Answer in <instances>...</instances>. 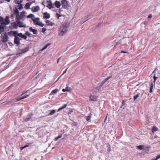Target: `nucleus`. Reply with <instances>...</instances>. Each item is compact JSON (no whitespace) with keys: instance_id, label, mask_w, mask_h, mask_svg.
Returning <instances> with one entry per match:
<instances>
[{"instance_id":"15","label":"nucleus","mask_w":160,"mask_h":160,"mask_svg":"<svg viewBox=\"0 0 160 160\" xmlns=\"http://www.w3.org/2000/svg\"><path fill=\"white\" fill-rule=\"evenodd\" d=\"M54 3L56 7L57 8H60L61 5V4L60 2L59 1H56Z\"/></svg>"},{"instance_id":"41","label":"nucleus","mask_w":160,"mask_h":160,"mask_svg":"<svg viewBox=\"0 0 160 160\" xmlns=\"http://www.w3.org/2000/svg\"><path fill=\"white\" fill-rule=\"evenodd\" d=\"M105 82L104 80L102 81V82H101V85L99 86V87H101Z\"/></svg>"},{"instance_id":"62","label":"nucleus","mask_w":160,"mask_h":160,"mask_svg":"<svg viewBox=\"0 0 160 160\" xmlns=\"http://www.w3.org/2000/svg\"><path fill=\"white\" fill-rule=\"evenodd\" d=\"M23 149H24V147H21L20 148V150H22Z\"/></svg>"},{"instance_id":"48","label":"nucleus","mask_w":160,"mask_h":160,"mask_svg":"<svg viewBox=\"0 0 160 160\" xmlns=\"http://www.w3.org/2000/svg\"><path fill=\"white\" fill-rule=\"evenodd\" d=\"M23 8V7H22V4H20V6H19V9L20 10H21V9H22V8Z\"/></svg>"},{"instance_id":"36","label":"nucleus","mask_w":160,"mask_h":160,"mask_svg":"<svg viewBox=\"0 0 160 160\" xmlns=\"http://www.w3.org/2000/svg\"><path fill=\"white\" fill-rule=\"evenodd\" d=\"M13 32V35L15 36V37H17V36H18V32L17 31H12Z\"/></svg>"},{"instance_id":"1","label":"nucleus","mask_w":160,"mask_h":160,"mask_svg":"<svg viewBox=\"0 0 160 160\" xmlns=\"http://www.w3.org/2000/svg\"><path fill=\"white\" fill-rule=\"evenodd\" d=\"M69 26L68 23H64L61 26L58 30V34L60 36H62L68 31V29Z\"/></svg>"},{"instance_id":"58","label":"nucleus","mask_w":160,"mask_h":160,"mask_svg":"<svg viewBox=\"0 0 160 160\" xmlns=\"http://www.w3.org/2000/svg\"><path fill=\"white\" fill-rule=\"evenodd\" d=\"M29 146L28 145H26L23 147L24 148H25L28 147Z\"/></svg>"},{"instance_id":"45","label":"nucleus","mask_w":160,"mask_h":160,"mask_svg":"<svg viewBox=\"0 0 160 160\" xmlns=\"http://www.w3.org/2000/svg\"><path fill=\"white\" fill-rule=\"evenodd\" d=\"M21 38H24L25 39H26L27 38V37L25 35H24L23 34L22 35Z\"/></svg>"},{"instance_id":"52","label":"nucleus","mask_w":160,"mask_h":160,"mask_svg":"<svg viewBox=\"0 0 160 160\" xmlns=\"http://www.w3.org/2000/svg\"><path fill=\"white\" fill-rule=\"evenodd\" d=\"M46 30H47L45 28H43L42 29V32H44L45 31H46Z\"/></svg>"},{"instance_id":"2","label":"nucleus","mask_w":160,"mask_h":160,"mask_svg":"<svg viewBox=\"0 0 160 160\" xmlns=\"http://www.w3.org/2000/svg\"><path fill=\"white\" fill-rule=\"evenodd\" d=\"M27 51H20L19 52H18L16 54V56L14 58V59L12 60L8 64L5 68L4 70H5L8 68L10 66H11L13 62V60L16 58H17L19 56L22 54L23 53H24Z\"/></svg>"},{"instance_id":"43","label":"nucleus","mask_w":160,"mask_h":160,"mask_svg":"<svg viewBox=\"0 0 160 160\" xmlns=\"http://www.w3.org/2000/svg\"><path fill=\"white\" fill-rule=\"evenodd\" d=\"M153 87L152 86H150L149 92L150 93L152 92V89Z\"/></svg>"},{"instance_id":"9","label":"nucleus","mask_w":160,"mask_h":160,"mask_svg":"<svg viewBox=\"0 0 160 160\" xmlns=\"http://www.w3.org/2000/svg\"><path fill=\"white\" fill-rule=\"evenodd\" d=\"M9 17L8 16H6L4 20V25H7L10 22V20L9 19Z\"/></svg>"},{"instance_id":"33","label":"nucleus","mask_w":160,"mask_h":160,"mask_svg":"<svg viewBox=\"0 0 160 160\" xmlns=\"http://www.w3.org/2000/svg\"><path fill=\"white\" fill-rule=\"evenodd\" d=\"M65 89L66 91L70 92L71 90V88L70 87L67 86L65 88Z\"/></svg>"},{"instance_id":"13","label":"nucleus","mask_w":160,"mask_h":160,"mask_svg":"<svg viewBox=\"0 0 160 160\" xmlns=\"http://www.w3.org/2000/svg\"><path fill=\"white\" fill-rule=\"evenodd\" d=\"M43 18L46 19H48L50 18V14L47 12H44L43 13Z\"/></svg>"},{"instance_id":"29","label":"nucleus","mask_w":160,"mask_h":160,"mask_svg":"<svg viewBox=\"0 0 160 160\" xmlns=\"http://www.w3.org/2000/svg\"><path fill=\"white\" fill-rule=\"evenodd\" d=\"M13 13H15L16 16L18 14L19 11L17 8H16L14 10V12Z\"/></svg>"},{"instance_id":"30","label":"nucleus","mask_w":160,"mask_h":160,"mask_svg":"<svg viewBox=\"0 0 160 160\" xmlns=\"http://www.w3.org/2000/svg\"><path fill=\"white\" fill-rule=\"evenodd\" d=\"M157 130V128L155 127L154 126L153 127V128H152V132L153 133L154 132H156Z\"/></svg>"},{"instance_id":"17","label":"nucleus","mask_w":160,"mask_h":160,"mask_svg":"<svg viewBox=\"0 0 160 160\" xmlns=\"http://www.w3.org/2000/svg\"><path fill=\"white\" fill-rule=\"evenodd\" d=\"M26 13L25 11H23L21 13V14L20 15L22 18V20H24V18L25 17V14Z\"/></svg>"},{"instance_id":"8","label":"nucleus","mask_w":160,"mask_h":160,"mask_svg":"<svg viewBox=\"0 0 160 160\" xmlns=\"http://www.w3.org/2000/svg\"><path fill=\"white\" fill-rule=\"evenodd\" d=\"M144 91H142L140 93L139 92L136 95H134L133 96L134 100H135L139 96L140 94L141 95V97H142L143 95V94L144 93Z\"/></svg>"},{"instance_id":"42","label":"nucleus","mask_w":160,"mask_h":160,"mask_svg":"<svg viewBox=\"0 0 160 160\" xmlns=\"http://www.w3.org/2000/svg\"><path fill=\"white\" fill-rule=\"evenodd\" d=\"M154 78V84H155V82L156 80V79L158 78L157 77H156L155 75V74L153 76Z\"/></svg>"},{"instance_id":"64","label":"nucleus","mask_w":160,"mask_h":160,"mask_svg":"<svg viewBox=\"0 0 160 160\" xmlns=\"http://www.w3.org/2000/svg\"><path fill=\"white\" fill-rule=\"evenodd\" d=\"M62 91L63 92H65L66 91V90L65 89H62Z\"/></svg>"},{"instance_id":"27","label":"nucleus","mask_w":160,"mask_h":160,"mask_svg":"<svg viewBox=\"0 0 160 160\" xmlns=\"http://www.w3.org/2000/svg\"><path fill=\"white\" fill-rule=\"evenodd\" d=\"M47 2L48 3V5L49 7H48V8L49 9H51L52 8V3L51 1H47Z\"/></svg>"},{"instance_id":"55","label":"nucleus","mask_w":160,"mask_h":160,"mask_svg":"<svg viewBox=\"0 0 160 160\" xmlns=\"http://www.w3.org/2000/svg\"><path fill=\"white\" fill-rule=\"evenodd\" d=\"M38 53V52H34V53H33V55L34 56H36L37 55Z\"/></svg>"},{"instance_id":"6","label":"nucleus","mask_w":160,"mask_h":160,"mask_svg":"<svg viewBox=\"0 0 160 160\" xmlns=\"http://www.w3.org/2000/svg\"><path fill=\"white\" fill-rule=\"evenodd\" d=\"M18 24V26L20 28H26V25L24 23L20 21H17L16 22Z\"/></svg>"},{"instance_id":"54","label":"nucleus","mask_w":160,"mask_h":160,"mask_svg":"<svg viewBox=\"0 0 160 160\" xmlns=\"http://www.w3.org/2000/svg\"><path fill=\"white\" fill-rule=\"evenodd\" d=\"M120 52L121 53H128V52L126 51H121V52Z\"/></svg>"},{"instance_id":"16","label":"nucleus","mask_w":160,"mask_h":160,"mask_svg":"<svg viewBox=\"0 0 160 160\" xmlns=\"http://www.w3.org/2000/svg\"><path fill=\"white\" fill-rule=\"evenodd\" d=\"M89 99L91 101H96L97 100V98L96 96L91 95L89 97Z\"/></svg>"},{"instance_id":"28","label":"nucleus","mask_w":160,"mask_h":160,"mask_svg":"<svg viewBox=\"0 0 160 160\" xmlns=\"http://www.w3.org/2000/svg\"><path fill=\"white\" fill-rule=\"evenodd\" d=\"M27 18H34V16L32 14H30L29 15H28L27 17Z\"/></svg>"},{"instance_id":"19","label":"nucleus","mask_w":160,"mask_h":160,"mask_svg":"<svg viewBox=\"0 0 160 160\" xmlns=\"http://www.w3.org/2000/svg\"><path fill=\"white\" fill-rule=\"evenodd\" d=\"M31 4V3L28 2L26 3L25 6V8L26 9H29L30 8V6Z\"/></svg>"},{"instance_id":"44","label":"nucleus","mask_w":160,"mask_h":160,"mask_svg":"<svg viewBox=\"0 0 160 160\" xmlns=\"http://www.w3.org/2000/svg\"><path fill=\"white\" fill-rule=\"evenodd\" d=\"M159 158H160V154L157 155L156 157V158L154 159L153 160H157Z\"/></svg>"},{"instance_id":"7","label":"nucleus","mask_w":160,"mask_h":160,"mask_svg":"<svg viewBox=\"0 0 160 160\" xmlns=\"http://www.w3.org/2000/svg\"><path fill=\"white\" fill-rule=\"evenodd\" d=\"M138 148L140 150L148 149V147L143 145H139L137 146Z\"/></svg>"},{"instance_id":"18","label":"nucleus","mask_w":160,"mask_h":160,"mask_svg":"<svg viewBox=\"0 0 160 160\" xmlns=\"http://www.w3.org/2000/svg\"><path fill=\"white\" fill-rule=\"evenodd\" d=\"M68 103L66 104H64L58 110V112L60 111V110L63 109L65 108L67 106Z\"/></svg>"},{"instance_id":"63","label":"nucleus","mask_w":160,"mask_h":160,"mask_svg":"<svg viewBox=\"0 0 160 160\" xmlns=\"http://www.w3.org/2000/svg\"><path fill=\"white\" fill-rule=\"evenodd\" d=\"M121 43V41H120L118 42H117V44H120Z\"/></svg>"},{"instance_id":"25","label":"nucleus","mask_w":160,"mask_h":160,"mask_svg":"<svg viewBox=\"0 0 160 160\" xmlns=\"http://www.w3.org/2000/svg\"><path fill=\"white\" fill-rule=\"evenodd\" d=\"M31 118V116L30 114L27 115V117L25 118V121L26 122L30 120Z\"/></svg>"},{"instance_id":"4","label":"nucleus","mask_w":160,"mask_h":160,"mask_svg":"<svg viewBox=\"0 0 160 160\" xmlns=\"http://www.w3.org/2000/svg\"><path fill=\"white\" fill-rule=\"evenodd\" d=\"M1 38L2 41L3 42H5L8 41V37L6 32H4L2 34Z\"/></svg>"},{"instance_id":"31","label":"nucleus","mask_w":160,"mask_h":160,"mask_svg":"<svg viewBox=\"0 0 160 160\" xmlns=\"http://www.w3.org/2000/svg\"><path fill=\"white\" fill-rule=\"evenodd\" d=\"M50 43H48L41 50H44L45 49H46L47 47L50 45Z\"/></svg>"},{"instance_id":"40","label":"nucleus","mask_w":160,"mask_h":160,"mask_svg":"<svg viewBox=\"0 0 160 160\" xmlns=\"http://www.w3.org/2000/svg\"><path fill=\"white\" fill-rule=\"evenodd\" d=\"M25 35H28V36L30 37L31 35V34L28 31H27L25 33Z\"/></svg>"},{"instance_id":"61","label":"nucleus","mask_w":160,"mask_h":160,"mask_svg":"<svg viewBox=\"0 0 160 160\" xmlns=\"http://www.w3.org/2000/svg\"><path fill=\"white\" fill-rule=\"evenodd\" d=\"M60 58H58L57 60V63H58V62H59V61L60 59Z\"/></svg>"},{"instance_id":"50","label":"nucleus","mask_w":160,"mask_h":160,"mask_svg":"<svg viewBox=\"0 0 160 160\" xmlns=\"http://www.w3.org/2000/svg\"><path fill=\"white\" fill-rule=\"evenodd\" d=\"M22 35H23V34L22 33H19L18 34V37H20L21 38Z\"/></svg>"},{"instance_id":"38","label":"nucleus","mask_w":160,"mask_h":160,"mask_svg":"<svg viewBox=\"0 0 160 160\" xmlns=\"http://www.w3.org/2000/svg\"><path fill=\"white\" fill-rule=\"evenodd\" d=\"M16 102V101H15V99H10L8 101V102H10V103H12V102Z\"/></svg>"},{"instance_id":"35","label":"nucleus","mask_w":160,"mask_h":160,"mask_svg":"<svg viewBox=\"0 0 160 160\" xmlns=\"http://www.w3.org/2000/svg\"><path fill=\"white\" fill-rule=\"evenodd\" d=\"M58 91V90L57 89H55L52 90L51 92L52 94H54L57 93Z\"/></svg>"},{"instance_id":"57","label":"nucleus","mask_w":160,"mask_h":160,"mask_svg":"<svg viewBox=\"0 0 160 160\" xmlns=\"http://www.w3.org/2000/svg\"><path fill=\"white\" fill-rule=\"evenodd\" d=\"M28 91H27L26 92H25V91H24L23 92H22V94H21V96H22L23 95H24L25 93H26L27 92H28Z\"/></svg>"},{"instance_id":"49","label":"nucleus","mask_w":160,"mask_h":160,"mask_svg":"<svg viewBox=\"0 0 160 160\" xmlns=\"http://www.w3.org/2000/svg\"><path fill=\"white\" fill-rule=\"evenodd\" d=\"M127 100H122V106H123L125 105V102Z\"/></svg>"},{"instance_id":"12","label":"nucleus","mask_w":160,"mask_h":160,"mask_svg":"<svg viewBox=\"0 0 160 160\" xmlns=\"http://www.w3.org/2000/svg\"><path fill=\"white\" fill-rule=\"evenodd\" d=\"M20 40L19 38L18 37H15L14 38V43L17 45H19L20 44Z\"/></svg>"},{"instance_id":"26","label":"nucleus","mask_w":160,"mask_h":160,"mask_svg":"<svg viewBox=\"0 0 160 160\" xmlns=\"http://www.w3.org/2000/svg\"><path fill=\"white\" fill-rule=\"evenodd\" d=\"M0 23L2 25H4V19L0 16Z\"/></svg>"},{"instance_id":"23","label":"nucleus","mask_w":160,"mask_h":160,"mask_svg":"<svg viewBox=\"0 0 160 160\" xmlns=\"http://www.w3.org/2000/svg\"><path fill=\"white\" fill-rule=\"evenodd\" d=\"M14 2L16 4H20L22 3L23 1V0H14Z\"/></svg>"},{"instance_id":"60","label":"nucleus","mask_w":160,"mask_h":160,"mask_svg":"<svg viewBox=\"0 0 160 160\" xmlns=\"http://www.w3.org/2000/svg\"><path fill=\"white\" fill-rule=\"evenodd\" d=\"M29 49V47H27L24 50H28Z\"/></svg>"},{"instance_id":"14","label":"nucleus","mask_w":160,"mask_h":160,"mask_svg":"<svg viewBox=\"0 0 160 160\" xmlns=\"http://www.w3.org/2000/svg\"><path fill=\"white\" fill-rule=\"evenodd\" d=\"M29 31L30 32H32L34 34H37L38 33V31L36 29H33L31 27L29 28Z\"/></svg>"},{"instance_id":"11","label":"nucleus","mask_w":160,"mask_h":160,"mask_svg":"<svg viewBox=\"0 0 160 160\" xmlns=\"http://www.w3.org/2000/svg\"><path fill=\"white\" fill-rule=\"evenodd\" d=\"M40 10V7L39 6H37L35 7H33L32 8V10L33 12H38Z\"/></svg>"},{"instance_id":"22","label":"nucleus","mask_w":160,"mask_h":160,"mask_svg":"<svg viewBox=\"0 0 160 160\" xmlns=\"http://www.w3.org/2000/svg\"><path fill=\"white\" fill-rule=\"evenodd\" d=\"M46 22L47 23V24L48 25L52 26L54 24V23L53 22H51L49 20H46Z\"/></svg>"},{"instance_id":"32","label":"nucleus","mask_w":160,"mask_h":160,"mask_svg":"<svg viewBox=\"0 0 160 160\" xmlns=\"http://www.w3.org/2000/svg\"><path fill=\"white\" fill-rule=\"evenodd\" d=\"M107 146L108 147V149H107V151L108 152H110L111 151V149L110 148V146L109 143H108L107 144Z\"/></svg>"},{"instance_id":"53","label":"nucleus","mask_w":160,"mask_h":160,"mask_svg":"<svg viewBox=\"0 0 160 160\" xmlns=\"http://www.w3.org/2000/svg\"><path fill=\"white\" fill-rule=\"evenodd\" d=\"M68 68H66L65 70L63 72V73L62 74V75H61V76H62L64 74H65V73H66L67 70V69H68Z\"/></svg>"},{"instance_id":"10","label":"nucleus","mask_w":160,"mask_h":160,"mask_svg":"<svg viewBox=\"0 0 160 160\" xmlns=\"http://www.w3.org/2000/svg\"><path fill=\"white\" fill-rule=\"evenodd\" d=\"M68 3V2L66 0H62L61 1L62 5L65 8L67 7Z\"/></svg>"},{"instance_id":"39","label":"nucleus","mask_w":160,"mask_h":160,"mask_svg":"<svg viewBox=\"0 0 160 160\" xmlns=\"http://www.w3.org/2000/svg\"><path fill=\"white\" fill-rule=\"evenodd\" d=\"M112 77V76H110L108 77L107 78H106L105 79L103 80L105 82H106L109 79H110Z\"/></svg>"},{"instance_id":"3","label":"nucleus","mask_w":160,"mask_h":160,"mask_svg":"<svg viewBox=\"0 0 160 160\" xmlns=\"http://www.w3.org/2000/svg\"><path fill=\"white\" fill-rule=\"evenodd\" d=\"M32 20L36 25H38L41 27H42L44 25L42 22L38 21L40 20V18H36L34 19L32 18Z\"/></svg>"},{"instance_id":"5","label":"nucleus","mask_w":160,"mask_h":160,"mask_svg":"<svg viewBox=\"0 0 160 160\" xmlns=\"http://www.w3.org/2000/svg\"><path fill=\"white\" fill-rule=\"evenodd\" d=\"M29 96V95H25L23 96H19L15 98L16 102L22 99L26 98Z\"/></svg>"},{"instance_id":"46","label":"nucleus","mask_w":160,"mask_h":160,"mask_svg":"<svg viewBox=\"0 0 160 160\" xmlns=\"http://www.w3.org/2000/svg\"><path fill=\"white\" fill-rule=\"evenodd\" d=\"M15 13H13L11 15V18L12 19L14 18L15 17Z\"/></svg>"},{"instance_id":"20","label":"nucleus","mask_w":160,"mask_h":160,"mask_svg":"<svg viewBox=\"0 0 160 160\" xmlns=\"http://www.w3.org/2000/svg\"><path fill=\"white\" fill-rule=\"evenodd\" d=\"M12 27L15 29H17L18 28V24H17V22H14L13 23H12Z\"/></svg>"},{"instance_id":"37","label":"nucleus","mask_w":160,"mask_h":160,"mask_svg":"<svg viewBox=\"0 0 160 160\" xmlns=\"http://www.w3.org/2000/svg\"><path fill=\"white\" fill-rule=\"evenodd\" d=\"M62 135H59L58 137H56L55 139L54 140L56 141H57L58 139L62 137Z\"/></svg>"},{"instance_id":"24","label":"nucleus","mask_w":160,"mask_h":160,"mask_svg":"<svg viewBox=\"0 0 160 160\" xmlns=\"http://www.w3.org/2000/svg\"><path fill=\"white\" fill-rule=\"evenodd\" d=\"M56 112L55 110H52L50 111V112L48 114V116H50Z\"/></svg>"},{"instance_id":"51","label":"nucleus","mask_w":160,"mask_h":160,"mask_svg":"<svg viewBox=\"0 0 160 160\" xmlns=\"http://www.w3.org/2000/svg\"><path fill=\"white\" fill-rule=\"evenodd\" d=\"M56 15L57 17L58 18L59 17L61 16V15H60V14H58V13H57Z\"/></svg>"},{"instance_id":"47","label":"nucleus","mask_w":160,"mask_h":160,"mask_svg":"<svg viewBox=\"0 0 160 160\" xmlns=\"http://www.w3.org/2000/svg\"><path fill=\"white\" fill-rule=\"evenodd\" d=\"M91 118V116H88V117H87L86 120L87 121H89V120H90Z\"/></svg>"},{"instance_id":"21","label":"nucleus","mask_w":160,"mask_h":160,"mask_svg":"<svg viewBox=\"0 0 160 160\" xmlns=\"http://www.w3.org/2000/svg\"><path fill=\"white\" fill-rule=\"evenodd\" d=\"M15 19H16V21H18V20L20 21V20H22V18L20 15H19L18 14L17 15H16Z\"/></svg>"},{"instance_id":"34","label":"nucleus","mask_w":160,"mask_h":160,"mask_svg":"<svg viewBox=\"0 0 160 160\" xmlns=\"http://www.w3.org/2000/svg\"><path fill=\"white\" fill-rule=\"evenodd\" d=\"M4 31V28L3 27L0 25V34Z\"/></svg>"},{"instance_id":"59","label":"nucleus","mask_w":160,"mask_h":160,"mask_svg":"<svg viewBox=\"0 0 160 160\" xmlns=\"http://www.w3.org/2000/svg\"><path fill=\"white\" fill-rule=\"evenodd\" d=\"M152 14H150L149 15V16L148 17V18H151L152 17Z\"/></svg>"},{"instance_id":"56","label":"nucleus","mask_w":160,"mask_h":160,"mask_svg":"<svg viewBox=\"0 0 160 160\" xmlns=\"http://www.w3.org/2000/svg\"><path fill=\"white\" fill-rule=\"evenodd\" d=\"M153 83H154V82H151L150 84V86H152V87H153Z\"/></svg>"}]
</instances>
